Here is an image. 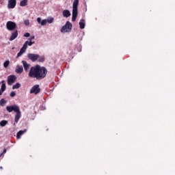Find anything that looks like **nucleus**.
<instances>
[{
  "instance_id": "obj_18",
  "label": "nucleus",
  "mask_w": 175,
  "mask_h": 175,
  "mask_svg": "<svg viewBox=\"0 0 175 175\" xmlns=\"http://www.w3.org/2000/svg\"><path fill=\"white\" fill-rule=\"evenodd\" d=\"M79 28L81 29H84L85 28V20L81 19L79 21Z\"/></svg>"
},
{
  "instance_id": "obj_20",
  "label": "nucleus",
  "mask_w": 175,
  "mask_h": 175,
  "mask_svg": "<svg viewBox=\"0 0 175 175\" xmlns=\"http://www.w3.org/2000/svg\"><path fill=\"white\" fill-rule=\"evenodd\" d=\"M27 5H28V0H22L20 2V6L24 7L27 6Z\"/></svg>"
},
{
  "instance_id": "obj_11",
  "label": "nucleus",
  "mask_w": 175,
  "mask_h": 175,
  "mask_svg": "<svg viewBox=\"0 0 175 175\" xmlns=\"http://www.w3.org/2000/svg\"><path fill=\"white\" fill-rule=\"evenodd\" d=\"M15 113H16V114L15 115V122L16 124H17V122H18V120H20V118H21V111H20V108L15 111Z\"/></svg>"
},
{
  "instance_id": "obj_5",
  "label": "nucleus",
  "mask_w": 175,
  "mask_h": 175,
  "mask_svg": "<svg viewBox=\"0 0 175 175\" xmlns=\"http://www.w3.org/2000/svg\"><path fill=\"white\" fill-rule=\"evenodd\" d=\"M17 27V24L13 21H8L6 23V28L8 31H14V29Z\"/></svg>"
},
{
  "instance_id": "obj_10",
  "label": "nucleus",
  "mask_w": 175,
  "mask_h": 175,
  "mask_svg": "<svg viewBox=\"0 0 175 175\" xmlns=\"http://www.w3.org/2000/svg\"><path fill=\"white\" fill-rule=\"evenodd\" d=\"M16 0H9L8 4V9H14L16 8Z\"/></svg>"
},
{
  "instance_id": "obj_27",
  "label": "nucleus",
  "mask_w": 175,
  "mask_h": 175,
  "mask_svg": "<svg viewBox=\"0 0 175 175\" xmlns=\"http://www.w3.org/2000/svg\"><path fill=\"white\" fill-rule=\"evenodd\" d=\"M10 95L12 98H13V97L16 96V92H12Z\"/></svg>"
},
{
  "instance_id": "obj_3",
  "label": "nucleus",
  "mask_w": 175,
  "mask_h": 175,
  "mask_svg": "<svg viewBox=\"0 0 175 175\" xmlns=\"http://www.w3.org/2000/svg\"><path fill=\"white\" fill-rule=\"evenodd\" d=\"M77 6H79V0H75L72 4V21H76V18H77Z\"/></svg>"
},
{
  "instance_id": "obj_8",
  "label": "nucleus",
  "mask_w": 175,
  "mask_h": 175,
  "mask_svg": "<svg viewBox=\"0 0 175 175\" xmlns=\"http://www.w3.org/2000/svg\"><path fill=\"white\" fill-rule=\"evenodd\" d=\"M20 108L17 105H13V106H7L6 110L8 111V113H12V111H17L18 109Z\"/></svg>"
},
{
  "instance_id": "obj_25",
  "label": "nucleus",
  "mask_w": 175,
  "mask_h": 175,
  "mask_svg": "<svg viewBox=\"0 0 175 175\" xmlns=\"http://www.w3.org/2000/svg\"><path fill=\"white\" fill-rule=\"evenodd\" d=\"M5 103L6 100H5V99L2 98L0 100V106H5Z\"/></svg>"
},
{
  "instance_id": "obj_7",
  "label": "nucleus",
  "mask_w": 175,
  "mask_h": 175,
  "mask_svg": "<svg viewBox=\"0 0 175 175\" xmlns=\"http://www.w3.org/2000/svg\"><path fill=\"white\" fill-rule=\"evenodd\" d=\"M40 92V88H39V85H35L30 90V94H35V95H37V94H39Z\"/></svg>"
},
{
  "instance_id": "obj_31",
  "label": "nucleus",
  "mask_w": 175,
  "mask_h": 175,
  "mask_svg": "<svg viewBox=\"0 0 175 175\" xmlns=\"http://www.w3.org/2000/svg\"><path fill=\"white\" fill-rule=\"evenodd\" d=\"M2 154H6V149H4Z\"/></svg>"
},
{
  "instance_id": "obj_32",
  "label": "nucleus",
  "mask_w": 175,
  "mask_h": 175,
  "mask_svg": "<svg viewBox=\"0 0 175 175\" xmlns=\"http://www.w3.org/2000/svg\"><path fill=\"white\" fill-rule=\"evenodd\" d=\"M12 50H14V47L12 48Z\"/></svg>"
},
{
  "instance_id": "obj_23",
  "label": "nucleus",
  "mask_w": 175,
  "mask_h": 175,
  "mask_svg": "<svg viewBox=\"0 0 175 175\" xmlns=\"http://www.w3.org/2000/svg\"><path fill=\"white\" fill-rule=\"evenodd\" d=\"M10 64V61L6 60V61L3 63V67L5 68H8V67L9 66Z\"/></svg>"
},
{
  "instance_id": "obj_9",
  "label": "nucleus",
  "mask_w": 175,
  "mask_h": 175,
  "mask_svg": "<svg viewBox=\"0 0 175 175\" xmlns=\"http://www.w3.org/2000/svg\"><path fill=\"white\" fill-rule=\"evenodd\" d=\"M16 79H17V77H16V75L8 76V85H12V84H13V83H14V81H16Z\"/></svg>"
},
{
  "instance_id": "obj_24",
  "label": "nucleus",
  "mask_w": 175,
  "mask_h": 175,
  "mask_svg": "<svg viewBox=\"0 0 175 175\" xmlns=\"http://www.w3.org/2000/svg\"><path fill=\"white\" fill-rule=\"evenodd\" d=\"M8 124L7 120H2L0 122V126H5Z\"/></svg>"
},
{
  "instance_id": "obj_21",
  "label": "nucleus",
  "mask_w": 175,
  "mask_h": 175,
  "mask_svg": "<svg viewBox=\"0 0 175 175\" xmlns=\"http://www.w3.org/2000/svg\"><path fill=\"white\" fill-rule=\"evenodd\" d=\"M21 87V84L20 83H16L15 85L12 86V90H18Z\"/></svg>"
},
{
  "instance_id": "obj_28",
  "label": "nucleus",
  "mask_w": 175,
  "mask_h": 175,
  "mask_svg": "<svg viewBox=\"0 0 175 175\" xmlns=\"http://www.w3.org/2000/svg\"><path fill=\"white\" fill-rule=\"evenodd\" d=\"M29 36H31V34L29 33H25L24 34L25 38H29Z\"/></svg>"
},
{
  "instance_id": "obj_26",
  "label": "nucleus",
  "mask_w": 175,
  "mask_h": 175,
  "mask_svg": "<svg viewBox=\"0 0 175 175\" xmlns=\"http://www.w3.org/2000/svg\"><path fill=\"white\" fill-rule=\"evenodd\" d=\"M38 62H44V57L42 56H39V58L38 59Z\"/></svg>"
},
{
  "instance_id": "obj_19",
  "label": "nucleus",
  "mask_w": 175,
  "mask_h": 175,
  "mask_svg": "<svg viewBox=\"0 0 175 175\" xmlns=\"http://www.w3.org/2000/svg\"><path fill=\"white\" fill-rule=\"evenodd\" d=\"M25 132H27V130H23V131H19L18 132V133L16 134V137H17V139H21V135H24V133H25Z\"/></svg>"
},
{
  "instance_id": "obj_33",
  "label": "nucleus",
  "mask_w": 175,
  "mask_h": 175,
  "mask_svg": "<svg viewBox=\"0 0 175 175\" xmlns=\"http://www.w3.org/2000/svg\"><path fill=\"white\" fill-rule=\"evenodd\" d=\"M0 169H2V167H0Z\"/></svg>"
},
{
  "instance_id": "obj_6",
  "label": "nucleus",
  "mask_w": 175,
  "mask_h": 175,
  "mask_svg": "<svg viewBox=\"0 0 175 175\" xmlns=\"http://www.w3.org/2000/svg\"><path fill=\"white\" fill-rule=\"evenodd\" d=\"M27 58L32 62H36L39 59V55L35 53H28Z\"/></svg>"
},
{
  "instance_id": "obj_14",
  "label": "nucleus",
  "mask_w": 175,
  "mask_h": 175,
  "mask_svg": "<svg viewBox=\"0 0 175 175\" xmlns=\"http://www.w3.org/2000/svg\"><path fill=\"white\" fill-rule=\"evenodd\" d=\"M37 23H38V24H40V25L44 26L47 24V20L44 19L42 21V18L38 17L37 18Z\"/></svg>"
},
{
  "instance_id": "obj_30",
  "label": "nucleus",
  "mask_w": 175,
  "mask_h": 175,
  "mask_svg": "<svg viewBox=\"0 0 175 175\" xmlns=\"http://www.w3.org/2000/svg\"><path fill=\"white\" fill-rule=\"evenodd\" d=\"M33 39H35V36H31V38H29V42H32V40H33Z\"/></svg>"
},
{
  "instance_id": "obj_15",
  "label": "nucleus",
  "mask_w": 175,
  "mask_h": 175,
  "mask_svg": "<svg viewBox=\"0 0 175 175\" xmlns=\"http://www.w3.org/2000/svg\"><path fill=\"white\" fill-rule=\"evenodd\" d=\"M6 90V84H5V81H1V90H0V95H2V94H3V92H5Z\"/></svg>"
},
{
  "instance_id": "obj_12",
  "label": "nucleus",
  "mask_w": 175,
  "mask_h": 175,
  "mask_svg": "<svg viewBox=\"0 0 175 175\" xmlns=\"http://www.w3.org/2000/svg\"><path fill=\"white\" fill-rule=\"evenodd\" d=\"M15 72L18 75H21V73L24 72V68H23V66L17 65L15 69Z\"/></svg>"
},
{
  "instance_id": "obj_1",
  "label": "nucleus",
  "mask_w": 175,
  "mask_h": 175,
  "mask_svg": "<svg viewBox=\"0 0 175 175\" xmlns=\"http://www.w3.org/2000/svg\"><path fill=\"white\" fill-rule=\"evenodd\" d=\"M46 75L47 69L45 67L36 65L30 68L28 76L31 79L42 80L46 77Z\"/></svg>"
},
{
  "instance_id": "obj_16",
  "label": "nucleus",
  "mask_w": 175,
  "mask_h": 175,
  "mask_svg": "<svg viewBox=\"0 0 175 175\" xmlns=\"http://www.w3.org/2000/svg\"><path fill=\"white\" fill-rule=\"evenodd\" d=\"M17 36H18V32L17 31L12 33V35L10 38V41L12 42V40H14V39H16V38H17Z\"/></svg>"
},
{
  "instance_id": "obj_17",
  "label": "nucleus",
  "mask_w": 175,
  "mask_h": 175,
  "mask_svg": "<svg viewBox=\"0 0 175 175\" xmlns=\"http://www.w3.org/2000/svg\"><path fill=\"white\" fill-rule=\"evenodd\" d=\"M63 14V17H66V18H68V17H70V11H69V10H63L62 12Z\"/></svg>"
},
{
  "instance_id": "obj_4",
  "label": "nucleus",
  "mask_w": 175,
  "mask_h": 175,
  "mask_svg": "<svg viewBox=\"0 0 175 175\" xmlns=\"http://www.w3.org/2000/svg\"><path fill=\"white\" fill-rule=\"evenodd\" d=\"M72 23L70 21H67L66 24L62 27L60 29V32L62 33H66L68 32H70L72 31Z\"/></svg>"
},
{
  "instance_id": "obj_29",
  "label": "nucleus",
  "mask_w": 175,
  "mask_h": 175,
  "mask_svg": "<svg viewBox=\"0 0 175 175\" xmlns=\"http://www.w3.org/2000/svg\"><path fill=\"white\" fill-rule=\"evenodd\" d=\"M24 24L26 25H29V20H25V22H24Z\"/></svg>"
},
{
  "instance_id": "obj_34",
  "label": "nucleus",
  "mask_w": 175,
  "mask_h": 175,
  "mask_svg": "<svg viewBox=\"0 0 175 175\" xmlns=\"http://www.w3.org/2000/svg\"><path fill=\"white\" fill-rule=\"evenodd\" d=\"M0 157H2L1 154H0Z\"/></svg>"
},
{
  "instance_id": "obj_2",
  "label": "nucleus",
  "mask_w": 175,
  "mask_h": 175,
  "mask_svg": "<svg viewBox=\"0 0 175 175\" xmlns=\"http://www.w3.org/2000/svg\"><path fill=\"white\" fill-rule=\"evenodd\" d=\"M32 44H35V42L32 41H26L23 47L21 49L20 51L18 53L16 57L18 58V57H21L25 51H27V49H28V46H31Z\"/></svg>"
},
{
  "instance_id": "obj_13",
  "label": "nucleus",
  "mask_w": 175,
  "mask_h": 175,
  "mask_svg": "<svg viewBox=\"0 0 175 175\" xmlns=\"http://www.w3.org/2000/svg\"><path fill=\"white\" fill-rule=\"evenodd\" d=\"M22 64H23V66L25 71V72H28L31 65L29 64H28V62H27V61H25V60L22 61Z\"/></svg>"
},
{
  "instance_id": "obj_22",
  "label": "nucleus",
  "mask_w": 175,
  "mask_h": 175,
  "mask_svg": "<svg viewBox=\"0 0 175 175\" xmlns=\"http://www.w3.org/2000/svg\"><path fill=\"white\" fill-rule=\"evenodd\" d=\"M54 22V18H48L46 19V23H49V24H53V23Z\"/></svg>"
}]
</instances>
